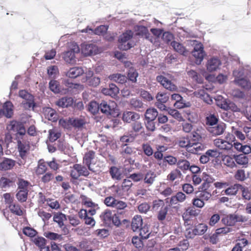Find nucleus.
Instances as JSON below:
<instances>
[{"mask_svg": "<svg viewBox=\"0 0 251 251\" xmlns=\"http://www.w3.org/2000/svg\"><path fill=\"white\" fill-rule=\"evenodd\" d=\"M187 43L188 45L194 47L192 54L195 58L196 64L197 65L201 64L206 55L204 50L203 45L200 42L196 40H187Z\"/></svg>", "mask_w": 251, "mask_h": 251, "instance_id": "1", "label": "nucleus"}, {"mask_svg": "<svg viewBox=\"0 0 251 251\" xmlns=\"http://www.w3.org/2000/svg\"><path fill=\"white\" fill-rule=\"evenodd\" d=\"M244 74L242 69L234 70L233 71V75L234 77L233 82L245 90H251V82L247 78L243 77Z\"/></svg>", "mask_w": 251, "mask_h": 251, "instance_id": "2", "label": "nucleus"}, {"mask_svg": "<svg viewBox=\"0 0 251 251\" xmlns=\"http://www.w3.org/2000/svg\"><path fill=\"white\" fill-rule=\"evenodd\" d=\"M27 190H20L16 194V198L21 202H25L27 198Z\"/></svg>", "mask_w": 251, "mask_h": 251, "instance_id": "47", "label": "nucleus"}, {"mask_svg": "<svg viewBox=\"0 0 251 251\" xmlns=\"http://www.w3.org/2000/svg\"><path fill=\"white\" fill-rule=\"evenodd\" d=\"M226 125L223 123H220L215 126L208 127V131L213 136H219L224 133L226 129Z\"/></svg>", "mask_w": 251, "mask_h": 251, "instance_id": "14", "label": "nucleus"}, {"mask_svg": "<svg viewBox=\"0 0 251 251\" xmlns=\"http://www.w3.org/2000/svg\"><path fill=\"white\" fill-rule=\"evenodd\" d=\"M117 199H116V197L113 196H109L107 197L104 200V203L108 207H110L113 208L115 202L116 201Z\"/></svg>", "mask_w": 251, "mask_h": 251, "instance_id": "59", "label": "nucleus"}, {"mask_svg": "<svg viewBox=\"0 0 251 251\" xmlns=\"http://www.w3.org/2000/svg\"><path fill=\"white\" fill-rule=\"evenodd\" d=\"M87 110L91 114L95 115L100 110V104L95 101H91L87 105Z\"/></svg>", "mask_w": 251, "mask_h": 251, "instance_id": "37", "label": "nucleus"}, {"mask_svg": "<svg viewBox=\"0 0 251 251\" xmlns=\"http://www.w3.org/2000/svg\"><path fill=\"white\" fill-rule=\"evenodd\" d=\"M89 175L88 169L85 166L75 164L71 171V176L74 179H77L81 176H87Z\"/></svg>", "mask_w": 251, "mask_h": 251, "instance_id": "6", "label": "nucleus"}, {"mask_svg": "<svg viewBox=\"0 0 251 251\" xmlns=\"http://www.w3.org/2000/svg\"><path fill=\"white\" fill-rule=\"evenodd\" d=\"M207 229V226L204 224H200L192 230L193 235L203 234Z\"/></svg>", "mask_w": 251, "mask_h": 251, "instance_id": "36", "label": "nucleus"}, {"mask_svg": "<svg viewBox=\"0 0 251 251\" xmlns=\"http://www.w3.org/2000/svg\"><path fill=\"white\" fill-rule=\"evenodd\" d=\"M140 118V115L134 112L125 111L123 114L122 119L126 123H130L132 121H135Z\"/></svg>", "mask_w": 251, "mask_h": 251, "instance_id": "20", "label": "nucleus"}, {"mask_svg": "<svg viewBox=\"0 0 251 251\" xmlns=\"http://www.w3.org/2000/svg\"><path fill=\"white\" fill-rule=\"evenodd\" d=\"M129 103L130 106L135 109L141 108L143 106L142 101L137 98H133L131 99Z\"/></svg>", "mask_w": 251, "mask_h": 251, "instance_id": "54", "label": "nucleus"}, {"mask_svg": "<svg viewBox=\"0 0 251 251\" xmlns=\"http://www.w3.org/2000/svg\"><path fill=\"white\" fill-rule=\"evenodd\" d=\"M235 161L237 164L240 165H246L248 163V158L243 154L239 155H234Z\"/></svg>", "mask_w": 251, "mask_h": 251, "instance_id": "41", "label": "nucleus"}, {"mask_svg": "<svg viewBox=\"0 0 251 251\" xmlns=\"http://www.w3.org/2000/svg\"><path fill=\"white\" fill-rule=\"evenodd\" d=\"M118 87L114 84L111 83L109 85L108 88H103L102 93L105 95L110 96L112 97L117 95L119 93Z\"/></svg>", "mask_w": 251, "mask_h": 251, "instance_id": "25", "label": "nucleus"}, {"mask_svg": "<svg viewBox=\"0 0 251 251\" xmlns=\"http://www.w3.org/2000/svg\"><path fill=\"white\" fill-rule=\"evenodd\" d=\"M138 76V74L136 70L133 68H130L127 74V76L129 80L132 82H135L137 81V77Z\"/></svg>", "mask_w": 251, "mask_h": 251, "instance_id": "50", "label": "nucleus"}, {"mask_svg": "<svg viewBox=\"0 0 251 251\" xmlns=\"http://www.w3.org/2000/svg\"><path fill=\"white\" fill-rule=\"evenodd\" d=\"M222 160L223 164L227 167L233 168L236 167L234 156H233L232 157L228 155H224L222 157Z\"/></svg>", "mask_w": 251, "mask_h": 251, "instance_id": "30", "label": "nucleus"}, {"mask_svg": "<svg viewBox=\"0 0 251 251\" xmlns=\"http://www.w3.org/2000/svg\"><path fill=\"white\" fill-rule=\"evenodd\" d=\"M226 139H216L213 141V144L217 148L221 150L233 151L232 142H233V140H228L227 137L226 138Z\"/></svg>", "mask_w": 251, "mask_h": 251, "instance_id": "9", "label": "nucleus"}, {"mask_svg": "<svg viewBox=\"0 0 251 251\" xmlns=\"http://www.w3.org/2000/svg\"><path fill=\"white\" fill-rule=\"evenodd\" d=\"M182 175L181 172L177 169L173 170L167 176V179L168 180L173 181L177 177H180Z\"/></svg>", "mask_w": 251, "mask_h": 251, "instance_id": "48", "label": "nucleus"}, {"mask_svg": "<svg viewBox=\"0 0 251 251\" xmlns=\"http://www.w3.org/2000/svg\"><path fill=\"white\" fill-rule=\"evenodd\" d=\"M186 199V196L185 194L181 192H177L176 195L172 196L170 200V204L171 205H174L177 204L178 202H183Z\"/></svg>", "mask_w": 251, "mask_h": 251, "instance_id": "24", "label": "nucleus"}, {"mask_svg": "<svg viewBox=\"0 0 251 251\" xmlns=\"http://www.w3.org/2000/svg\"><path fill=\"white\" fill-rule=\"evenodd\" d=\"M218 122V117L214 114H208L206 118V124L207 125L211 126L217 124Z\"/></svg>", "mask_w": 251, "mask_h": 251, "instance_id": "40", "label": "nucleus"}, {"mask_svg": "<svg viewBox=\"0 0 251 251\" xmlns=\"http://www.w3.org/2000/svg\"><path fill=\"white\" fill-rule=\"evenodd\" d=\"M44 235L46 238L51 240H60L61 239V235L50 231L45 232Z\"/></svg>", "mask_w": 251, "mask_h": 251, "instance_id": "61", "label": "nucleus"}, {"mask_svg": "<svg viewBox=\"0 0 251 251\" xmlns=\"http://www.w3.org/2000/svg\"><path fill=\"white\" fill-rule=\"evenodd\" d=\"M117 107V104L114 101H102L100 104V109L101 113L106 115H112Z\"/></svg>", "mask_w": 251, "mask_h": 251, "instance_id": "8", "label": "nucleus"}, {"mask_svg": "<svg viewBox=\"0 0 251 251\" xmlns=\"http://www.w3.org/2000/svg\"><path fill=\"white\" fill-rule=\"evenodd\" d=\"M15 165V161L12 159L5 158L0 163V170H8L12 169Z\"/></svg>", "mask_w": 251, "mask_h": 251, "instance_id": "29", "label": "nucleus"}, {"mask_svg": "<svg viewBox=\"0 0 251 251\" xmlns=\"http://www.w3.org/2000/svg\"><path fill=\"white\" fill-rule=\"evenodd\" d=\"M234 178L238 181H244L247 178L245 171L243 169L238 170L235 173Z\"/></svg>", "mask_w": 251, "mask_h": 251, "instance_id": "53", "label": "nucleus"}, {"mask_svg": "<svg viewBox=\"0 0 251 251\" xmlns=\"http://www.w3.org/2000/svg\"><path fill=\"white\" fill-rule=\"evenodd\" d=\"M205 146L199 141H191L188 151L191 153L198 154L204 149Z\"/></svg>", "mask_w": 251, "mask_h": 251, "instance_id": "18", "label": "nucleus"}, {"mask_svg": "<svg viewBox=\"0 0 251 251\" xmlns=\"http://www.w3.org/2000/svg\"><path fill=\"white\" fill-rule=\"evenodd\" d=\"M18 146L20 156L22 158L24 159L29 150V142L25 140H19L18 141Z\"/></svg>", "mask_w": 251, "mask_h": 251, "instance_id": "16", "label": "nucleus"}, {"mask_svg": "<svg viewBox=\"0 0 251 251\" xmlns=\"http://www.w3.org/2000/svg\"><path fill=\"white\" fill-rule=\"evenodd\" d=\"M191 141V140L188 138H182L178 141V145L181 148H185L186 151H188Z\"/></svg>", "mask_w": 251, "mask_h": 251, "instance_id": "57", "label": "nucleus"}, {"mask_svg": "<svg viewBox=\"0 0 251 251\" xmlns=\"http://www.w3.org/2000/svg\"><path fill=\"white\" fill-rule=\"evenodd\" d=\"M47 170V165L42 159H40L38 163V166L35 170L36 174L37 175L44 174Z\"/></svg>", "mask_w": 251, "mask_h": 251, "instance_id": "38", "label": "nucleus"}, {"mask_svg": "<svg viewBox=\"0 0 251 251\" xmlns=\"http://www.w3.org/2000/svg\"><path fill=\"white\" fill-rule=\"evenodd\" d=\"M177 167L182 171H186L190 168V162L185 159H180L177 163Z\"/></svg>", "mask_w": 251, "mask_h": 251, "instance_id": "49", "label": "nucleus"}, {"mask_svg": "<svg viewBox=\"0 0 251 251\" xmlns=\"http://www.w3.org/2000/svg\"><path fill=\"white\" fill-rule=\"evenodd\" d=\"M221 65V61L218 57H213L207 60L206 67L208 72H213L219 69Z\"/></svg>", "mask_w": 251, "mask_h": 251, "instance_id": "11", "label": "nucleus"}, {"mask_svg": "<svg viewBox=\"0 0 251 251\" xmlns=\"http://www.w3.org/2000/svg\"><path fill=\"white\" fill-rule=\"evenodd\" d=\"M192 204L196 207L201 208L204 206L205 202L197 196L192 200Z\"/></svg>", "mask_w": 251, "mask_h": 251, "instance_id": "62", "label": "nucleus"}, {"mask_svg": "<svg viewBox=\"0 0 251 251\" xmlns=\"http://www.w3.org/2000/svg\"><path fill=\"white\" fill-rule=\"evenodd\" d=\"M8 207L12 213L18 216L22 215L23 210L19 204L13 203L8 205Z\"/></svg>", "mask_w": 251, "mask_h": 251, "instance_id": "45", "label": "nucleus"}, {"mask_svg": "<svg viewBox=\"0 0 251 251\" xmlns=\"http://www.w3.org/2000/svg\"><path fill=\"white\" fill-rule=\"evenodd\" d=\"M23 232L24 234L30 237H34L37 233L35 230L30 227H25Z\"/></svg>", "mask_w": 251, "mask_h": 251, "instance_id": "64", "label": "nucleus"}, {"mask_svg": "<svg viewBox=\"0 0 251 251\" xmlns=\"http://www.w3.org/2000/svg\"><path fill=\"white\" fill-rule=\"evenodd\" d=\"M70 121L72 126L76 128L82 127L87 123L85 118L83 117L70 118Z\"/></svg>", "mask_w": 251, "mask_h": 251, "instance_id": "22", "label": "nucleus"}, {"mask_svg": "<svg viewBox=\"0 0 251 251\" xmlns=\"http://www.w3.org/2000/svg\"><path fill=\"white\" fill-rule=\"evenodd\" d=\"M110 80L115 82L124 84L126 82L127 77L126 75L121 74H114L108 76Z\"/></svg>", "mask_w": 251, "mask_h": 251, "instance_id": "31", "label": "nucleus"}, {"mask_svg": "<svg viewBox=\"0 0 251 251\" xmlns=\"http://www.w3.org/2000/svg\"><path fill=\"white\" fill-rule=\"evenodd\" d=\"M156 176L154 172L149 170L143 176L144 181L146 184L150 186L153 184Z\"/></svg>", "mask_w": 251, "mask_h": 251, "instance_id": "32", "label": "nucleus"}, {"mask_svg": "<svg viewBox=\"0 0 251 251\" xmlns=\"http://www.w3.org/2000/svg\"><path fill=\"white\" fill-rule=\"evenodd\" d=\"M187 74L189 77H191L193 80H195L197 82L199 83H201L202 82V78L195 71L190 70L187 72Z\"/></svg>", "mask_w": 251, "mask_h": 251, "instance_id": "51", "label": "nucleus"}, {"mask_svg": "<svg viewBox=\"0 0 251 251\" xmlns=\"http://www.w3.org/2000/svg\"><path fill=\"white\" fill-rule=\"evenodd\" d=\"M49 86L50 90L54 93H59L60 92V86L58 82L52 80L50 82Z\"/></svg>", "mask_w": 251, "mask_h": 251, "instance_id": "55", "label": "nucleus"}, {"mask_svg": "<svg viewBox=\"0 0 251 251\" xmlns=\"http://www.w3.org/2000/svg\"><path fill=\"white\" fill-rule=\"evenodd\" d=\"M55 103L59 107H67L72 104V99L71 98L63 97L56 101Z\"/></svg>", "mask_w": 251, "mask_h": 251, "instance_id": "34", "label": "nucleus"}, {"mask_svg": "<svg viewBox=\"0 0 251 251\" xmlns=\"http://www.w3.org/2000/svg\"><path fill=\"white\" fill-rule=\"evenodd\" d=\"M158 115V112L155 108H149L145 113V116L147 120L154 121Z\"/></svg>", "mask_w": 251, "mask_h": 251, "instance_id": "35", "label": "nucleus"}, {"mask_svg": "<svg viewBox=\"0 0 251 251\" xmlns=\"http://www.w3.org/2000/svg\"><path fill=\"white\" fill-rule=\"evenodd\" d=\"M100 52L95 43H83L81 45V52L85 56L96 55Z\"/></svg>", "mask_w": 251, "mask_h": 251, "instance_id": "7", "label": "nucleus"}, {"mask_svg": "<svg viewBox=\"0 0 251 251\" xmlns=\"http://www.w3.org/2000/svg\"><path fill=\"white\" fill-rule=\"evenodd\" d=\"M241 187V185L239 184H235L233 185L228 187L225 190V193L227 195H235L238 191L240 190Z\"/></svg>", "mask_w": 251, "mask_h": 251, "instance_id": "43", "label": "nucleus"}, {"mask_svg": "<svg viewBox=\"0 0 251 251\" xmlns=\"http://www.w3.org/2000/svg\"><path fill=\"white\" fill-rule=\"evenodd\" d=\"M216 100L217 101V105L219 107L224 110H228V104L229 101H226L222 96H218Z\"/></svg>", "mask_w": 251, "mask_h": 251, "instance_id": "46", "label": "nucleus"}, {"mask_svg": "<svg viewBox=\"0 0 251 251\" xmlns=\"http://www.w3.org/2000/svg\"><path fill=\"white\" fill-rule=\"evenodd\" d=\"M111 190L113 196L118 198L123 199L127 195V192L122 185H113Z\"/></svg>", "mask_w": 251, "mask_h": 251, "instance_id": "17", "label": "nucleus"}, {"mask_svg": "<svg viewBox=\"0 0 251 251\" xmlns=\"http://www.w3.org/2000/svg\"><path fill=\"white\" fill-rule=\"evenodd\" d=\"M19 96L25 100L22 102L25 109L34 110L36 107V103L34 101V98L32 95L25 90H22L19 91Z\"/></svg>", "mask_w": 251, "mask_h": 251, "instance_id": "4", "label": "nucleus"}, {"mask_svg": "<svg viewBox=\"0 0 251 251\" xmlns=\"http://www.w3.org/2000/svg\"><path fill=\"white\" fill-rule=\"evenodd\" d=\"M143 226V219L140 215H135L132 220L131 228L133 231L138 232Z\"/></svg>", "mask_w": 251, "mask_h": 251, "instance_id": "23", "label": "nucleus"}, {"mask_svg": "<svg viewBox=\"0 0 251 251\" xmlns=\"http://www.w3.org/2000/svg\"><path fill=\"white\" fill-rule=\"evenodd\" d=\"M133 36L131 30H127L120 35L119 39L118 48L121 50H126L134 46L131 39Z\"/></svg>", "mask_w": 251, "mask_h": 251, "instance_id": "3", "label": "nucleus"}, {"mask_svg": "<svg viewBox=\"0 0 251 251\" xmlns=\"http://www.w3.org/2000/svg\"><path fill=\"white\" fill-rule=\"evenodd\" d=\"M95 157V152L93 151H89L87 153H85L83 163L85 165H86L88 169L90 171L92 172H94V170L91 166V164L92 163V160Z\"/></svg>", "mask_w": 251, "mask_h": 251, "instance_id": "26", "label": "nucleus"}, {"mask_svg": "<svg viewBox=\"0 0 251 251\" xmlns=\"http://www.w3.org/2000/svg\"><path fill=\"white\" fill-rule=\"evenodd\" d=\"M43 112L46 119L53 122H56L58 119V115L55 110L47 107L43 108Z\"/></svg>", "mask_w": 251, "mask_h": 251, "instance_id": "15", "label": "nucleus"}, {"mask_svg": "<svg viewBox=\"0 0 251 251\" xmlns=\"http://www.w3.org/2000/svg\"><path fill=\"white\" fill-rule=\"evenodd\" d=\"M168 211V207L167 206L161 208L158 212L157 219L159 221H164L167 214Z\"/></svg>", "mask_w": 251, "mask_h": 251, "instance_id": "56", "label": "nucleus"}, {"mask_svg": "<svg viewBox=\"0 0 251 251\" xmlns=\"http://www.w3.org/2000/svg\"><path fill=\"white\" fill-rule=\"evenodd\" d=\"M78 46L75 43L71 44L70 50L65 52L63 55L64 60L68 63L74 64L76 62V54L79 52Z\"/></svg>", "mask_w": 251, "mask_h": 251, "instance_id": "5", "label": "nucleus"}, {"mask_svg": "<svg viewBox=\"0 0 251 251\" xmlns=\"http://www.w3.org/2000/svg\"><path fill=\"white\" fill-rule=\"evenodd\" d=\"M156 80L165 89L171 91H177V87L166 77L160 75L156 77Z\"/></svg>", "mask_w": 251, "mask_h": 251, "instance_id": "10", "label": "nucleus"}, {"mask_svg": "<svg viewBox=\"0 0 251 251\" xmlns=\"http://www.w3.org/2000/svg\"><path fill=\"white\" fill-rule=\"evenodd\" d=\"M113 214L111 210H106L101 214L100 217L105 224L111 225V219Z\"/></svg>", "mask_w": 251, "mask_h": 251, "instance_id": "33", "label": "nucleus"}, {"mask_svg": "<svg viewBox=\"0 0 251 251\" xmlns=\"http://www.w3.org/2000/svg\"><path fill=\"white\" fill-rule=\"evenodd\" d=\"M233 230H234L232 228L229 227L228 226H225L217 229L215 231V235H225L228 233L231 232Z\"/></svg>", "mask_w": 251, "mask_h": 251, "instance_id": "60", "label": "nucleus"}, {"mask_svg": "<svg viewBox=\"0 0 251 251\" xmlns=\"http://www.w3.org/2000/svg\"><path fill=\"white\" fill-rule=\"evenodd\" d=\"M53 219L54 222L57 223L59 227H62L64 226V222L67 220V217L61 212H56L54 213Z\"/></svg>", "mask_w": 251, "mask_h": 251, "instance_id": "27", "label": "nucleus"}, {"mask_svg": "<svg viewBox=\"0 0 251 251\" xmlns=\"http://www.w3.org/2000/svg\"><path fill=\"white\" fill-rule=\"evenodd\" d=\"M32 241L40 249L46 245V239L42 237H35Z\"/></svg>", "mask_w": 251, "mask_h": 251, "instance_id": "58", "label": "nucleus"}, {"mask_svg": "<svg viewBox=\"0 0 251 251\" xmlns=\"http://www.w3.org/2000/svg\"><path fill=\"white\" fill-rule=\"evenodd\" d=\"M109 173L113 179L116 180L121 179V173L119 169L116 167H111L110 169Z\"/></svg>", "mask_w": 251, "mask_h": 251, "instance_id": "44", "label": "nucleus"}, {"mask_svg": "<svg viewBox=\"0 0 251 251\" xmlns=\"http://www.w3.org/2000/svg\"><path fill=\"white\" fill-rule=\"evenodd\" d=\"M61 136L60 131L56 128H53L49 131V139L50 142H53Z\"/></svg>", "mask_w": 251, "mask_h": 251, "instance_id": "39", "label": "nucleus"}, {"mask_svg": "<svg viewBox=\"0 0 251 251\" xmlns=\"http://www.w3.org/2000/svg\"><path fill=\"white\" fill-rule=\"evenodd\" d=\"M13 114V104L11 102L7 101L2 106L0 105V118L2 116H5L6 117L10 118Z\"/></svg>", "mask_w": 251, "mask_h": 251, "instance_id": "12", "label": "nucleus"}, {"mask_svg": "<svg viewBox=\"0 0 251 251\" xmlns=\"http://www.w3.org/2000/svg\"><path fill=\"white\" fill-rule=\"evenodd\" d=\"M85 73V70L83 67H75L71 68L66 73V76L72 78H76Z\"/></svg>", "mask_w": 251, "mask_h": 251, "instance_id": "19", "label": "nucleus"}, {"mask_svg": "<svg viewBox=\"0 0 251 251\" xmlns=\"http://www.w3.org/2000/svg\"><path fill=\"white\" fill-rule=\"evenodd\" d=\"M171 46L179 54L185 56L187 54L188 51L181 44L176 41H173L171 42Z\"/></svg>", "mask_w": 251, "mask_h": 251, "instance_id": "28", "label": "nucleus"}, {"mask_svg": "<svg viewBox=\"0 0 251 251\" xmlns=\"http://www.w3.org/2000/svg\"><path fill=\"white\" fill-rule=\"evenodd\" d=\"M135 30L137 35L144 37L146 39L150 41L151 42L153 43L155 40V38L151 35L148 29L146 27L142 25H137L135 27Z\"/></svg>", "mask_w": 251, "mask_h": 251, "instance_id": "13", "label": "nucleus"}, {"mask_svg": "<svg viewBox=\"0 0 251 251\" xmlns=\"http://www.w3.org/2000/svg\"><path fill=\"white\" fill-rule=\"evenodd\" d=\"M198 196L200 197L204 202L208 201L210 200L212 196V194L208 191H199L197 192Z\"/></svg>", "mask_w": 251, "mask_h": 251, "instance_id": "52", "label": "nucleus"}, {"mask_svg": "<svg viewBox=\"0 0 251 251\" xmlns=\"http://www.w3.org/2000/svg\"><path fill=\"white\" fill-rule=\"evenodd\" d=\"M108 29V27L106 25H101L98 26L95 30L92 28L87 27L86 28L81 30L82 32H88L89 33H93L96 35H102L105 33Z\"/></svg>", "mask_w": 251, "mask_h": 251, "instance_id": "21", "label": "nucleus"}, {"mask_svg": "<svg viewBox=\"0 0 251 251\" xmlns=\"http://www.w3.org/2000/svg\"><path fill=\"white\" fill-rule=\"evenodd\" d=\"M162 39L163 40L166 42L167 44H169L171 43V42H173V41L174 39V36L173 34H172L170 32H165L162 34Z\"/></svg>", "mask_w": 251, "mask_h": 251, "instance_id": "63", "label": "nucleus"}, {"mask_svg": "<svg viewBox=\"0 0 251 251\" xmlns=\"http://www.w3.org/2000/svg\"><path fill=\"white\" fill-rule=\"evenodd\" d=\"M221 221L225 225L227 226H231L235 224L233 214L225 216L222 218Z\"/></svg>", "mask_w": 251, "mask_h": 251, "instance_id": "42", "label": "nucleus"}]
</instances>
